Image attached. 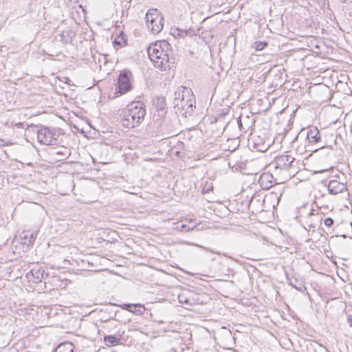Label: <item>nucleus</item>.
I'll return each instance as SVG.
<instances>
[{
    "label": "nucleus",
    "mask_w": 352,
    "mask_h": 352,
    "mask_svg": "<svg viewBox=\"0 0 352 352\" xmlns=\"http://www.w3.org/2000/svg\"><path fill=\"white\" fill-rule=\"evenodd\" d=\"M295 158L289 155H279L276 158V168L287 170L294 166Z\"/></svg>",
    "instance_id": "obj_8"
},
{
    "label": "nucleus",
    "mask_w": 352,
    "mask_h": 352,
    "mask_svg": "<svg viewBox=\"0 0 352 352\" xmlns=\"http://www.w3.org/2000/svg\"><path fill=\"white\" fill-rule=\"evenodd\" d=\"M306 139L307 141L305 144L306 151L316 152L324 147L319 144L321 142V136L317 127L308 128Z\"/></svg>",
    "instance_id": "obj_5"
},
{
    "label": "nucleus",
    "mask_w": 352,
    "mask_h": 352,
    "mask_svg": "<svg viewBox=\"0 0 352 352\" xmlns=\"http://www.w3.org/2000/svg\"><path fill=\"white\" fill-rule=\"evenodd\" d=\"M178 300L181 304H186L189 305L192 304L190 302L191 300L186 296L184 292L180 293L178 295Z\"/></svg>",
    "instance_id": "obj_17"
},
{
    "label": "nucleus",
    "mask_w": 352,
    "mask_h": 352,
    "mask_svg": "<svg viewBox=\"0 0 352 352\" xmlns=\"http://www.w3.org/2000/svg\"><path fill=\"white\" fill-rule=\"evenodd\" d=\"M146 27L153 34H158L164 27V18L157 9L149 10L145 16Z\"/></svg>",
    "instance_id": "obj_4"
},
{
    "label": "nucleus",
    "mask_w": 352,
    "mask_h": 352,
    "mask_svg": "<svg viewBox=\"0 0 352 352\" xmlns=\"http://www.w3.org/2000/svg\"><path fill=\"white\" fill-rule=\"evenodd\" d=\"M201 248H203V249H204V250H206V251L217 253L216 252H214V251L210 250L209 248H208L202 247V246H201Z\"/></svg>",
    "instance_id": "obj_26"
},
{
    "label": "nucleus",
    "mask_w": 352,
    "mask_h": 352,
    "mask_svg": "<svg viewBox=\"0 0 352 352\" xmlns=\"http://www.w3.org/2000/svg\"><path fill=\"white\" fill-rule=\"evenodd\" d=\"M132 77L131 71L128 69L121 71L118 78L116 92L122 95L130 91L132 89Z\"/></svg>",
    "instance_id": "obj_6"
},
{
    "label": "nucleus",
    "mask_w": 352,
    "mask_h": 352,
    "mask_svg": "<svg viewBox=\"0 0 352 352\" xmlns=\"http://www.w3.org/2000/svg\"><path fill=\"white\" fill-rule=\"evenodd\" d=\"M75 35V32L72 30H65L60 34V40L64 43H69L73 41Z\"/></svg>",
    "instance_id": "obj_14"
},
{
    "label": "nucleus",
    "mask_w": 352,
    "mask_h": 352,
    "mask_svg": "<svg viewBox=\"0 0 352 352\" xmlns=\"http://www.w3.org/2000/svg\"><path fill=\"white\" fill-rule=\"evenodd\" d=\"M122 42L124 43H126L123 35L120 34L114 40L113 43L115 44V45H118L119 47H122Z\"/></svg>",
    "instance_id": "obj_19"
},
{
    "label": "nucleus",
    "mask_w": 352,
    "mask_h": 352,
    "mask_svg": "<svg viewBox=\"0 0 352 352\" xmlns=\"http://www.w3.org/2000/svg\"><path fill=\"white\" fill-rule=\"evenodd\" d=\"M327 189L329 194L337 195L346 190V187L344 183L333 179L329 182Z\"/></svg>",
    "instance_id": "obj_9"
},
{
    "label": "nucleus",
    "mask_w": 352,
    "mask_h": 352,
    "mask_svg": "<svg viewBox=\"0 0 352 352\" xmlns=\"http://www.w3.org/2000/svg\"><path fill=\"white\" fill-rule=\"evenodd\" d=\"M333 220L331 217H327L324 219V223L327 227H331L333 224Z\"/></svg>",
    "instance_id": "obj_22"
},
{
    "label": "nucleus",
    "mask_w": 352,
    "mask_h": 352,
    "mask_svg": "<svg viewBox=\"0 0 352 352\" xmlns=\"http://www.w3.org/2000/svg\"><path fill=\"white\" fill-rule=\"evenodd\" d=\"M289 285H290L292 287L295 288V289H297L298 291H300V292H302V286L301 285V284H299V285H298V284H297V280H295V283H294V282L292 281V279H290V280H289Z\"/></svg>",
    "instance_id": "obj_21"
},
{
    "label": "nucleus",
    "mask_w": 352,
    "mask_h": 352,
    "mask_svg": "<svg viewBox=\"0 0 352 352\" xmlns=\"http://www.w3.org/2000/svg\"><path fill=\"white\" fill-rule=\"evenodd\" d=\"M267 45V43L266 42L256 41L254 43V47L256 51L263 50Z\"/></svg>",
    "instance_id": "obj_18"
},
{
    "label": "nucleus",
    "mask_w": 352,
    "mask_h": 352,
    "mask_svg": "<svg viewBox=\"0 0 352 352\" xmlns=\"http://www.w3.org/2000/svg\"><path fill=\"white\" fill-rule=\"evenodd\" d=\"M104 342L108 346H113L118 345L120 342V339L115 335L105 336L104 338Z\"/></svg>",
    "instance_id": "obj_16"
},
{
    "label": "nucleus",
    "mask_w": 352,
    "mask_h": 352,
    "mask_svg": "<svg viewBox=\"0 0 352 352\" xmlns=\"http://www.w3.org/2000/svg\"><path fill=\"white\" fill-rule=\"evenodd\" d=\"M74 348L72 342H65L59 344L53 352H74Z\"/></svg>",
    "instance_id": "obj_13"
},
{
    "label": "nucleus",
    "mask_w": 352,
    "mask_h": 352,
    "mask_svg": "<svg viewBox=\"0 0 352 352\" xmlns=\"http://www.w3.org/2000/svg\"><path fill=\"white\" fill-rule=\"evenodd\" d=\"M153 104L156 110L159 112L160 116H164L166 113V102L164 96H156L153 100Z\"/></svg>",
    "instance_id": "obj_12"
},
{
    "label": "nucleus",
    "mask_w": 352,
    "mask_h": 352,
    "mask_svg": "<svg viewBox=\"0 0 352 352\" xmlns=\"http://www.w3.org/2000/svg\"><path fill=\"white\" fill-rule=\"evenodd\" d=\"M348 322L351 327H352V315H349L347 318Z\"/></svg>",
    "instance_id": "obj_25"
},
{
    "label": "nucleus",
    "mask_w": 352,
    "mask_h": 352,
    "mask_svg": "<svg viewBox=\"0 0 352 352\" xmlns=\"http://www.w3.org/2000/svg\"><path fill=\"white\" fill-rule=\"evenodd\" d=\"M147 52L150 60L156 68L166 71L175 66V56L170 43L166 41H157L148 47Z\"/></svg>",
    "instance_id": "obj_1"
},
{
    "label": "nucleus",
    "mask_w": 352,
    "mask_h": 352,
    "mask_svg": "<svg viewBox=\"0 0 352 352\" xmlns=\"http://www.w3.org/2000/svg\"><path fill=\"white\" fill-rule=\"evenodd\" d=\"M57 135L47 127H41L37 132L38 141L45 145H56L58 144Z\"/></svg>",
    "instance_id": "obj_7"
},
{
    "label": "nucleus",
    "mask_w": 352,
    "mask_h": 352,
    "mask_svg": "<svg viewBox=\"0 0 352 352\" xmlns=\"http://www.w3.org/2000/svg\"><path fill=\"white\" fill-rule=\"evenodd\" d=\"M237 123H238V126H239L240 130H242L244 129L243 126V123H242V120L241 118L238 119Z\"/></svg>",
    "instance_id": "obj_24"
},
{
    "label": "nucleus",
    "mask_w": 352,
    "mask_h": 352,
    "mask_svg": "<svg viewBox=\"0 0 352 352\" xmlns=\"http://www.w3.org/2000/svg\"><path fill=\"white\" fill-rule=\"evenodd\" d=\"M212 189V186L211 185H210L208 186H205V187H204V188L202 190V192L204 194L208 193Z\"/></svg>",
    "instance_id": "obj_23"
},
{
    "label": "nucleus",
    "mask_w": 352,
    "mask_h": 352,
    "mask_svg": "<svg viewBox=\"0 0 352 352\" xmlns=\"http://www.w3.org/2000/svg\"><path fill=\"white\" fill-rule=\"evenodd\" d=\"M197 227V223L192 219L188 220V223H182L177 226V228L183 232H186L194 230Z\"/></svg>",
    "instance_id": "obj_15"
},
{
    "label": "nucleus",
    "mask_w": 352,
    "mask_h": 352,
    "mask_svg": "<svg viewBox=\"0 0 352 352\" xmlns=\"http://www.w3.org/2000/svg\"><path fill=\"white\" fill-rule=\"evenodd\" d=\"M266 177H267V175H266ZM265 177V175H263V176L261 177V179H263Z\"/></svg>",
    "instance_id": "obj_27"
},
{
    "label": "nucleus",
    "mask_w": 352,
    "mask_h": 352,
    "mask_svg": "<svg viewBox=\"0 0 352 352\" xmlns=\"http://www.w3.org/2000/svg\"><path fill=\"white\" fill-rule=\"evenodd\" d=\"M122 309L129 311L131 313H133L136 315H142L146 311V308L142 304H131V303H124L119 305Z\"/></svg>",
    "instance_id": "obj_10"
},
{
    "label": "nucleus",
    "mask_w": 352,
    "mask_h": 352,
    "mask_svg": "<svg viewBox=\"0 0 352 352\" xmlns=\"http://www.w3.org/2000/svg\"><path fill=\"white\" fill-rule=\"evenodd\" d=\"M341 1H343V2L347 1V0H341Z\"/></svg>",
    "instance_id": "obj_28"
},
{
    "label": "nucleus",
    "mask_w": 352,
    "mask_h": 352,
    "mask_svg": "<svg viewBox=\"0 0 352 352\" xmlns=\"http://www.w3.org/2000/svg\"><path fill=\"white\" fill-rule=\"evenodd\" d=\"M195 98L190 89L180 87L174 94L173 107L177 114L184 117L191 116L195 107Z\"/></svg>",
    "instance_id": "obj_2"
},
{
    "label": "nucleus",
    "mask_w": 352,
    "mask_h": 352,
    "mask_svg": "<svg viewBox=\"0 0 352 352\" xmlns=\"http://www.w3.org/2000/svg\"><path fill=\"white\" fill-rule=\"evenodd\" d=\"M56 154L57 155H61L63 157L66 158L67 157V155L69 154V151H68V149L67 148L62 147V148H60V150H58L56 152Z\"/></svg>",
    "instance_id": "obj_20"
},
{
    "label": "nucleus",
    "mask_w": 352,
    "mask_h": 352,
    "mask_svg": "<svg viewBox=\"0 0 352 352\" xmlns=\"http://www.w3.org/2000/svg\"><path fill=\"white\" fill-rule=\"evenodd\" d=\"M44 272L45 271L42 268L33 269L27 274V277L29 281H32L34 283L37 284L42 281Z\"/></svg>",
    "instance_id": "obj_11"
},
{
    "label": "nucleus",
    "mask_w": 352,
    "mask_h": 352,
    "mask_svg": "<svg viewBox=\"0 0 352 352\" xmlns=\"http://www.w3.org/2000/svg\"><path fill=\"white\" fill-rule=\"evenodd\" d=\"M146 108L140 101L132 102L123 109L121 123L123 126L133 129L138 126L144 120Z\"/></svg>",
    "instance_id": "obj_3"
}]
</instances>
